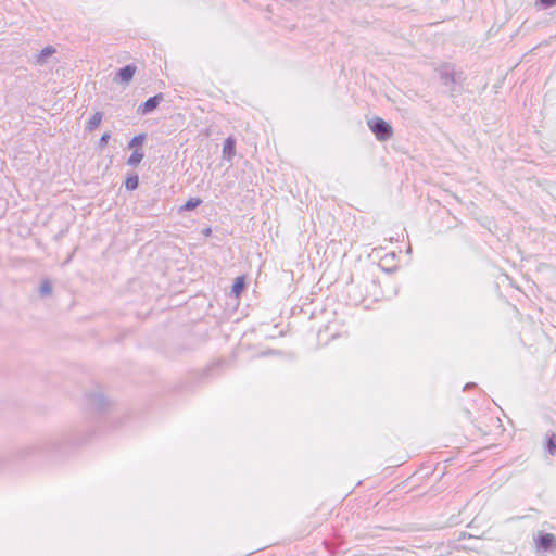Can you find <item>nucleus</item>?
<instances>
[{
  "label": "nucleus",
  "instance_id": "10",
  "mask_svg": "<svg viewBox=\"0 0 556 556\" xmlns=\"http://www.w3.org/2000/svg\"><path fill=\"white\" fill-rule=\"evenodd\" d=\"M102 118H103V113L96 112L87 122L86 127H85L86 130L89 132L96 130L100 126Z\"/></svg>",
  "mask_w": 556,
  "mask_h": 556
},
{
  "label": "nucleus",
  "instance_id": "6",
  "mask_svg": "<svg viewBox=\"0 0 556 556\" xmlns=\"http://www.w3.org/2000/svg\"><path fill=\"white\" fill-rule=\"evenodd\" d=\"M136 71L137 66L135 64H127L117 70L114 80L121 84H128L134 78Z\"/></svg>",
  "mask_w": 556,
  "mask_h": 556
},
{
  "label": "nucleus",
  "instance_id": "3",
  "mask_svg": "<svg viewBox=\"0 0 556 556\" xmlns=\"http://www.w3.org/2000/svg\"><path fill=\"white\" fill-rule=\"evenodd\" d=\"M534 544L536 552L542 553H554L556 551V535L544 531H539L534 538Z\"/></svg>",
  "mask_w": 556,
  "mask_h": 556
},
{
  "label": "nucleus",
  "instance_id": "7",
  "mask_svg": "<svg viewBox=\"0 0 556 556\" xmlns=\"http://www.w3.org/2000/svg\"><path fill=\"white\" fill-rule=\"evenodd\" d=\"M236 144L237 141L232 136L227 137L223 143V159L230 164L236 155Z\"/></svg>",
  "mask_w": 556,
  "mask_h": 556
},
{
  "label": "nucleus",
  "instance_id": "4",
  "mask_svg": "<svg viewBox=\"0 0 556 556\" xmlns=\"http://www.w3.org/2000/svg\"><path fill=\"white\" fill-rule=\"evenodd\" d=\"M87 402L90 408L97 413H103L110 406L109 400L100 391L87 394Z\"/></svg>",
  "mask_w": 556,
  "mask_h": 556
},
{
  "label": "nucleus",
  "instance_id": "21",
  "mask_svg": "<svg viewBox=\"0 0 556 556\" xmlns=\"http://www.w3.org/2000/svg\"><path fill=\"white\" fill-rule=\"evenodd\" d=\"M473 387H476V383L468 382L467 384H465L464 390L466 391V390H469L470 388H473Z\"/></svg>",
  "mask_w": 556,
  "mask_h": 556
},
{
  "label": "nucleus",
  "instance_id": "14",
  "mask_svg": "<svg viewBox=\"0 0 556 556\" xmlns=\"http://www.w3.org/2000/svg\"><path fill=\"white\" fill-rule=\"evenodd\" d=\"M61 442V438L59 437H51V438H48L47 440H45L41 445H40V448L42 451H53V450H56L59 447V444Z\"/></svg>",
  "mask_w": 556,
  "mask_h": 556
},
{
  "label": "nucleus",
  "instance_id": "19",
  "mask_svg": "<svg viewBox=\"0 0 556 556\" xmlns=\"http://www.w3.org/2000/svg\"><path fill=\"white\" fill-rule=\"evenodd\" d=\"M110 138H111V134H110V132H104V134L100 137L99 142H98V146H99V148H100L101 150H102V149H104V148L108 146Z\"/></svg>",
  "mask_w": 556,
  "mask_h": 556
},
{
  "label": "nucleus",
  "instance_id": "13",
  "mask_svg": "<svg viewBox=\"0 0 556 556\" xmlns=\"http://www.w3.org/2000/svg\"><path fill=\"white\" fill-rule=\"evenodd\" d=\"M125 189L128 191H134L139 187V176L137 173H130L125 179Z\"/></svg>",
  "mask_w": 556,
  "mask_h": 556
},
{
  "label": "nucleus",
  "instance_id": "20",
  "mask_svg": "<svg viewBox=\"0 0 556 556\" xmlns=\"http://www.w3.org/2000/svg\"><path fill=\"white\" fill-rule=\"evenodd\" d=\"M202 235L205 236V237H208L212 235V228L210 227H206L202 230Z\"/></svg>",
  "mask_w": 556,
  "mask_h": 556
},
{
  "label": "nucleus",
  "instance_id": "15",
  "mask_svg": "<svg viewBox=\"0 0 556 556\" xmlns=\"http://www.w3.org/2000/svg\"><path fill=\"white\" fill-rule=\"evenodd\" d=\"M147 139L146 134H139L135 137H132L127 144L128 149L136 150V149H142V146Z\"/></svg>",
  "mask_w": 556,
  "mask_h": 556
},
{
  "label": "nucleus",
  "instance_id": "16",
  "mask_svg": "<svg viewBox=\"0 0 556 556\" xmlns=\"http://www.w3.org/2000/svg\"><path fill=\"white\" fill-rule=\"evenodd\" d=\"M202 204V199L200 198H189L186 203L180 207V211L190 212L195 210L198 206Z\"/></svg>",
  "mask_w": 556,
  "mask_h": 556
},
{
  "label": "nucleus",
  "instance_id": "2",
  "mask_svg": "<svg viewBox=\"0 0 556 556\" xmlns=\"http://www.w3.org/2000/svg\"><path fill=\"white\" fill-rule=\"evenodd\" d=\"M368 127L379 141H386L393 134L392 126L381 117H374L368 121Z\"/></svg>",
  "mask_w": 556,
  "mask_h": 556
},
{
  "label": "nucleus",
  "instance_id": "9",
  "mask_svg": "<svg viewBox=\"0 0 556 556\" xmlns=\"http://www.w3.org/2000/svg\"><path fill=\"white\" fill-rule=\"evenodd\" d=\"M56 52L55 48L52 46L45 47L39 54L37 55L36 62L39 65H43L47 63L48 59L51 58Z\"/></svg>",
  "mask_w": 556,
  "mask_h": 556
},
{
  "label": "nucleus",
  "instance_id": "18",
  "mask_svg": "<svg viewBox=\"0 0 556 556\" xmlns=\"http://www.w3.org/2000/svg\"><path fill=\"white\" fill-rule=\"evenodd\" d=\"M535 5L541 9H549L556 5V0H536Z\"/></svg>",
  "mask_w": 556,
  "mask_h": 556
},
{
  "label": "nucleus",
  "instance_id": "17",
  "mask_svg": "<svg viewBox=\"0 0 556 556\" xmlns=\"http://www.w3.org/2000/svg\"><path fill=\"white\" fill-rule=\"evenodd\" d=\"M41 296H48L52 293V283L49 279H43L39 289Z\"/></svg>",
  "mask_w": 556,
  "mask_h": 556
},
{
  "label": "nucleus",
  "instance_id": "1",
  "mask_svg": "<svg viewBox=\"0 0 556 556\" xmlns=\"http://www.w3.org/2000/svg\"><path fill=\"white\" fill-rule=\"evenodd\" d=\"M435 72L441 83L447 87L446 92L451 98L460 93L463 81L465 80L463 71L457 70L455 64L443 63L435 67Z\"/></svg>",
  "mask_w": 556,
  "mask_h": 556
},
{
  "label": "nucleus",
  "instance_id": "8",
  "mask_svg": "<svg viewBox=\"0 0 556 556\" xmlns=\"http://www.w3.org/2000/svg\"><path fill=\"white\" fill-rule=\"evenodd\" d=\"M247 288V280L244 276H238L235 278L232 287H231V294L236 298H239L242 292Z\"/></svg>",
  "mask_w": 556,
  "mask_h": 556
},
{
  "label": "nucleus",
  "instance_id": "5",
  "mask_svg": "<svg viewBox=\"0 0 556 556\" xmlns=\"http://www.w3.org/2000/svg\"><path fill=\"white\" fill-rule=\"evenodd\" d=\"M164 96L163 93H157L153 97L148 98L143 103H141L138 109L137 113L140 115H149L153 113L160 103L163 101Z\"/></svg>",
  "mask_w": 556,
  "mask_h": 556
},
{
  "label": "nucleus",
  "instance_id": "12",
  "mask_svg": "<svg viewBox=\"0 0 556 556\" xmlns=\"http://www.w3.org/2000/svg\"><path fill=\"white\" fill-rule=\"evenodd\" d=\"M143 157H144V152L142 149L132 150V153L127 159V164L131 167H136L141 163Z\"/></svg>",
  "mask_w": 556,
  "mask_h": 556
},
{
  "label": "nucleus",
  "instance_id": "11",
  "mask_svg": "<svg viewBox=\"0 0 556 556\" xmlns=\"http://www.w3.org/2000/svg\"><path fill=\"white\" fill-rule=\"evenodd\" d=\"M545 450L552 455H556V434L548 431L545 437Z\"/></svg>",
  "mask_w": 556,
  "mask_h": 556
}]
</instances>
